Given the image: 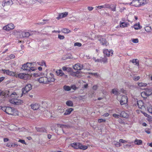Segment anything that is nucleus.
I'll use <instances>...</instances> for the list:
<instances>
[{
    "instance_id": "nucleus-1",
    "label": "nucleus",
    "mask_w": 152,
    "mask_h": 152,
    "mask_svg": "<svg viewBox=\"0 0 152 152\" xmlns=\"http://www.w3.org/2000/svg\"><path fill=\"white\" fill-rule=\"evenodd\" d=\"M6 96L10 97L12 98L10 100V103L16 105H19L22 103V101L20 100L16 99L19 96L15 92H11L8 91L6 94Z\"/></svg>"
},
{
    "instance_id": "nucleus-2",
    "label": "nucleus",
    "mask_w": 152,
    "mask_h": 152,
    "mask_svg": "<svg viewBox=\"0 0 152 152\" xmlns=\"http://www.w3.org/2000/svg\"><path fill=\"white\" fill-rule=\"evenodd\" d=\"M70 146L75 149H80L83 150H85L88 148V146L83 145L79 142H74L71 143Z\"/></svg>"
},
{
    "instance_id": "nucleus-3",
    "label": "nucleus",
    "mask_w": 152,
    "mask_h": 152,
    "mask_svg": "<svg viewBox=\"0 0 152 152\" xmlns=\"http://www.w3.org/2000/svg\"><path fill=\"white\" fill-rule=\"evenodd\" d=\"M22 69L24 70L31 71H34L35 70L36 68L33 66L32 63L28 62L23 65Z\"/></svg>"
},
{
    "instance_id": "nucleus-4",
    "label": "nucleus",
    "mask_w": 152,
    "mask_h": 152,
    "mask_svg": "<svg viewBox=\"0 0 152 152\" xmlns=\"http://www.w3.org/2000/svg\"><path fill=\"white\" fill-rule=\"evenodd\" d=\"M31 89V86L30 84L27 85L25 88L22 89V94L23 95L27 93Z\"/></svg>"
},
{
    "instance_id": "nucleus-5",
    "label": "nucleus",
    "mask_w": 152,
    "mask_h": 152,
    "mask_svg": "<svg viewBox=\"0 0 152 152\" xmlns=\"http://www.w3.org/2000/svg\"><path fill=\"white\" fill-rule=\"evenodd\" d=\"M14 28V25L12 23H10L4 26L3 27V29L6 31H9L13 29Z\"/></svg>"
},
{
    "instance_id": "nucleus-6",
    "label": "nucleus",
    "mask_w": 152,
    "mask_h": 152,
    "mask_svg": "<svg viewBox=\"0 0 152 152\" xmlns=\"http://www.w3.org/2000/svg\"><path fill=\"white\" fill-rule=\"evenodd\" d=\"M46 77L47 79V83L54 82L55 80L54 75L52 73H50Z\"/></svg>"
},
{
    "instance_id": "nucleus-7",
    "label": "nucleus",
    "mask_w": 152,
    "mask_h": 152,
    "mask_svg": "<svg viewBox=\"0 0 152 152\" xmlns=\"http://www.w3.org/2000/svg\"><path fill=\"white\" fill-rule=\"evenodd\" d=\"M15 110L13 108L10 107H7L6 113L9 115H15Z\"/></svg>"
},
{
    "instance_id": "nucleus-8",
    "label": "nucleus",
    "mask_w": 152,
    "mask_h": 152,
    "mask_svg": "<svg viewBox=\"0 0 152 152\" xmlns=\"http://www.w3.org/2000/svg\"><path fill=\"white\" fill-rule=\"evenodd\" d=\"M33 32H22L20 34V37H28L32 35Z\"/></svg>"
},
{
    "instance_id": "nucleus-9",
    "label": "nucleus",
    "mask_w": 152,
    "mask_h": 152,
    "mask_svg": "<svg viewBox=\"0 0 152 152\" xmlns=\"http://www.w3.org/2000/svg\"><path fill=\"white\" fill-rule=\"evenodd\" d=\"M31 109L35 110H38L40 107V105L37 103H34L31 104L30 106Z\"/></svg>"
},
{
    "instance_id": "nucleus-10",
    "label": "nucleus",
    "mask_w": 152,
    "mask_h": 152,
    "mask_svg": "<svg viewBox=\"0 0 152 152\" xmlns=\"http://www.w3.org/2000/svg\"><path fill=\"white\" fill-rule=\"evenodd\" d=\"M128 98L126 96H122L121 99L120 100V104L121 105H124L127 103Z\"/></svg>"
},
{
    "instance_id": "nucleus-11",
    "label": "nucleus",
    "mask_w": 152,
    "mask_h": 152,
    "mask_svg": "<svg viewBox=\"0 0 152 152\" xmlns=\"http://www.w3.org/2000/svg\"><path fill=\"white\" fill-rule=\"evenodd\" d=\"M18 77L20 79L26 80L28 79V76L25 73H20L18 75Z\"/></svg>"
},
{
    "instance_id": "nucleus-12",
    "label": "nucleus",
    "mask_w": 152,
    "mask_h": 152,
    "mask_svg": "<svg viewBox=\"0 0 152 152\" xmlns=\"http://www.w3.org/2000/svg\"><path fill=\"white\" fill-rule=\"evenodd\" d=\"M13 4V2L12 0H9L5 1H3L2 2V5L3 7L9 6L12 5Z\"/></svg>"
},
{
    "instance_id": "nucleus-13",
    "label": "nucleus",
    "mask_w": 152,
    "mask_h": 152,
    "mask_svg": "<svg viewBox=\"0 0 152 152\" xmlns=\"http://www.w3.org/2000/svg\"><path fill=\"white\" fill-rule=\"evenodd\" d=\"M2 71L3 72L4 74L10 76H14L15 75V74L13 72L10 71L9 70L2 69Z\"/></svg>"
},
{
    "instance_id": "nucleus-14",
    "label": "nucleus",
    "mask_w": 152,
    "mask_h": 152,
    "mask_svg": "<svg viewBox=\"0 0 152 152\" xmlns=\"http://www.w3.org/2000/svg\"><path fill=\"white\" fill-rule=\"evenodd\" d=\"M103 53L104 54L107 56H112L113 54V50H108V49H104V50Z\"/></svg>"
},
{
    "instance_id": "nucleus-15",
    "label": "nucleus",
    "mask_w": 152,
    "mask_h": 152,
    "mask_svg": "<svg viewBox=\"0 0 152 152\" xmlns=\"http://www.w3.org/2000/svg\"><path fill=\"white\" fill-rule=\"evenodd\" d=\"M73 68L75 70H80L83 68V66L82 65L78 63L74 66Z\"/></svg>"
},
{
    "instance_id": "nucleus-16",
    "label": "nucleus",
    "mask_w": 152,
    "mask_h": 152,
    "mask_svg": "<svg viewBox=\"0 0 152 152\" xmlns=\"http://www.w3.org/2000/svg\"><path fill=\"white\" fill-rule=\"evenodd\" d=\"M47 79L46 77H39L38 79V81L39 83H47Z\"/></svg>"
},
{
    "instance_id": "nucleus-17",
    "label": "nucleus",
    "mask_w": 152,
    "mask_h": 152,
    "mask_svg": "<svg viewBox=\"0 0 152 152\" xmlns=\"http://www.w3.org/2000/svg\"><path fill=\"white\" fill-rule=\"evenodd\" d=\"M68 14V12H64L59 14L57 18V19L59 20L61 18L65 17Z\"/></svg>"
},
{
    "instance_id": "nucleus-18",
    "label": "nucleus",
    "mask_w": 152,
    "mask_h": 152,
    "mask_svg": "<svg viewBox=\"0 0 152 152\" xmlns=\"http://www.w3.org/2000/svg\"><path fill=\"white\" fill-rule=\"evenodd\" d=\"M98 40L100 42L101 44L102 45H106L107 41L105 39L99 36L98 37Z\"/></svg>"
},
{
    "instance_id": "nucleus-19",
    "label": "nucleus",
    "mask_w": 152,
    "mask_h": 152,
    "mask_svg": "<svg viewBox=\"0 0 152 152\" xmlns=\"http://www.w3.org/2000/svg\"><path fill=\"white\" fill-rule=\"evenodd\" d=\"M97 7L99 9H101L102 8H108L110 7V6L109 4H106L102 6H99Z\"/></svg>"
},
{
    "instance_id": "nucleus-20",
    "label": "nucleus",
    "mask_w": 152,
    "mask_h": 152,
    "mask_svg": "<svg viewBox=\"0 0 152 152\" xmlns=\"http://www.w3.org/2000/svg\"><path fill=\"white\" fill-rule=\"evenodd\" d=\"M144 92L146 94V96H148L152 94V90L151 89H147Z\"/></svg>"
},
{
    "instance_id": "nucleus-21",
    "label": "nucleus",
    "mask_w": 152,
    "mask_h": 152,
    "mask_svg": "<svg viewBox=\"0 0 152 152\" xmlns=\"http://www.w3.org/2000/svg\"><path fill=\"white\" fill-rule=\"evenodd\" d=\"M120 114V116L122 117L127 118L128 117V115L124 111L121 112Z\"/></svg>"
},
{
    "instance_id": "nucleus-22",
    "label": "nucleus",
    "mask_w": 152,
    "mask_h": 152,
    "mask_svg": "<svg viewBox=\"0 0 152 152\" xmlns=\"http://www.w3.org/2000/svg\"><path fill=\"white\" fill-rule=\"evenodd\" d=\"M137 104L140 108H142L144 106V104L142 101L139 100L137 101Z\"/></svg>"
},
{
    "instance_id": "nucleus-23",
    "label": "nucleus",
    "mask_w": 152,
    "mask_h": 152,
    "mask_svg": "<svg viewBox=\"0 0 152 152\" xmlns=\"http://www.w3.org/2000/svg\"><path fill=\"white\" fill-rule=\"evenodd\" d=\"M6 146L10 148H15L17 147L18 146V145L17 144L15 143H12V144H11L10 143H7V144Z\"/></svg>"
},
{
    "instance_id": "nucleus-24",
    "label": "nucleus",
    "mask_w": 152,
    "mask_h": 152,
    "mask_svg": "<svg viewBox=\"0 0 152 152\" xmlns=\"http://www.w3.org/2000/svg\"><path fill=\"white\" fill-rule=\"evenodd\" d=\"M73 110V109L72 108H69L66 110L65 112L64 113L65 115H66L70 114L72 111Z\"/></svg>"
},
{
    "instance_id": "nucleus-25",
    "label": "nucleus",
    "mask_w": 152,
    "mask_h": 152,
    "mask_svg": "<svg viewBox=\"0 0 152 152\" xmlns=\"http://www.w3.org/2000/svg\"><path fill=\"white\" fill-rule=\"evenodd\" d=\"M134 143L135 145H139L142 144V141L140 140L136 139L134 141Z\"/></svg>"
},
{
    "instance_id": "nucleus-26",
    "label": "nucleus",
    "mask_w": 152,
    "mask_h": 152,
    "mask_svg": "<svg viewBox=\"0 0 152 152\" xmlns=\"http://www.w3.org/2000/svg\"><path fill=\"white\" fill-rule=\"evenodd\" d=\"M134 28L136 30H138L141 29L142 27L140 26L139 23L134 24L133 26Z\"/></svg>"
},
{
    "instance_id": "nucleus-27",
    "label": "nucleus",
    "mask_w": 152,
    "mask_h": 152,
    "mask_svg": "<svg viewBox=\"0 0 152 152\" xmlns=\"http://www.w3.org/2000/svg\"><path fill=\"white\" fill-rule=\"evenodd\" d=\"M133 6L136 7L140 6L138 0H133Z\"/></svg>"
},
{
    "instance_id": "nucleus-28",
    "label": "nucleus",
    "mask_w": 152,
    "mask_h": 152,
    "mask_svg": "<svg viewBox=\"0 0 152 152\" xmlns=\"http://www.w3.org/2000/svg\"><path fill=\"white\" fill-rule=\"evenodd\" d=\"M58 127H59L61 128H68L70 127L69 125H64L61 124H58L57 125Z\"/></svg>"
},
{
    "instance_id": "nucleus-29",
    "label": "nucleus",
    "mask_w": 152,
    "mask_h": 152,
    "mask_svg": "<svg viewBox=\"0 0 152 152\" xmlns=\"http://www.w3.org/2000/svg\"><path fill=\"white\" fill-rule=\"evenodd\" d=\"M130 61H132L133 64L136 65L137 66H139V61L137 59H134L132 61L131 60Z\"/></svg>"
},
{
    "instance_id": "nucleus-30",
    "label": "nucleus",
    "mask_w": 152,
    "mask_h": 152,
    "mask_svg": "<svg viewBox=\"0 0 152 152\" xmlns=\"http://www.w3.org/2000/svg\"><path fill=\"white\" fill-rule=\"evenodd\" d=\"M56 73L58 76H61L64 75V73L61 70H58L56 71Z\"/></svg>"
},
{
    "instance_id": "nucleus-31",
    "label": "nucleus",
    "mask_w": 152,
    "mask_h": 152,
    "mask_svg": "<svg viewBox=\"0 0 152 152\" xmlns=\"http://www.w3.org/2000/svg\"><path fill=\"white\" fill-rule=\"evenodd\" d=\"M79 72L78 71H77L75 72L72 73L71 74V75L73 76L74 77H80V75L78 74Z\"/></svg>"
},
{
    "instance_id": "nucleus-32",
    "label": "nucleus",
    "mask_w": 152,
    "mask_h": 152,
    "mask_svg": "<svg viewBox=\"0 0 152 152\" xmlns=\"http://www.w3.org/2000/svg\"><path fill=\"white\" fill-rule=\"evenodd\" d=\"M66 105L67 106L72 107L73 106V103L72 102L71 100L67 101L66 102Z\"/></svg>"
},
{
    "instance_id": "nucleus-33",
    "label": "nucleus",
    "mask_w": 152,
    "mask_h": 152,
    "mask_svg": "<svg viewBox=\"0 0 152 152\" xmlns=\"http://www.w3.org/2000/svg\"><path fill=\"white\" fill-rule=\"evenodd\" d=\"M120 27L122 28H124L127 26V24L124 22H120Z\"/></svg>"
},
{
    "instance_id": "nucleus-34",
    "label": "nucleus",
    "mask_w": 152,
    "mask_h": 152,
    "mask_svg": "<svg viewBox=\"0 0 152 152\" xmlns=\"http://www.w3.org/2000/svg\"><path fill=\"white\" fill-rule=\"evenodd\" d=\"M147 109L148 112L149 113L152 114V106L149 105L147 107Z\"/></svg>"
},
{
    "instance_id": "nucleus-35",
    "label": "nucleus",
    "mask_w": 152,
    "mask_h": 152,
    "mask_svg": "<svg viewBox=\"0 0 152 152\" xmlns=\"http://www.w3.org/2000/svg\"><path fill=\"white\" fill-rule=\"evenodd\" d=\"M63 89L66 91H69L71 90V88L69 86H64L63 87Z\"/></svg>"
},
{
    "instance_id": "nucleus-36",
    "label": "nucleus",
    "mask_w": 152,
    "mask_h": 152,
    "mask_svg": "<svg viewBox=\"0 0 152 152\" xmlns=\"http://www.w3.org/2000/svg\"><path fill=\"white\" fill-rule=\"evenodd\" d=\"M112 92L115 95H117L118 93V89L115 88L113 89L112 90Z\"/></svg>"
},
{
    "instance_id": "nucleus-37",
    "label": "nucleus",
    "mask_w": 152,
    "mask_h": 152,
    "mask_svg": "<svg viewBox=\"0 0 152 152\" xmlns=\"http://www.w3.org/2000/svg\"><path fill=\"white\" fill-rule=\"evenodd\" d=\"M62 31L65 33L67 34L70 32V31L69 29L67 28H64L62 30Z\"/></svg>"
},
{
    "instance_id": "nucleus-38",
    "label": "nucleus",
    "mask_w": 152,
    "mask_h": 152,
    "mask_svg": "<svg viewBox=\"0 0 152 152\" xmlns=\"http://www.w3.org/2000/svg\"><path fill=\"white\" fill-rule=\"evenodd\" d=\"M145 29L146 31L148 32H151V28L150 27L146 26L145 27Z\"/></svg>"
},
{
    "instance_id": "nucleus-39",
    "label": "nucleus",
    "mask_w": 152,
    "mask_h": 152,
    "mask_svg": "<svg viewBox=\"0 0 152 152\" xmlns=\"http://www.w3.org/2000/svg\"><path fill=\"white\" fill-rule=\"evenodd\" d=\"M58 111L60 113H63L64 112L63 108L61 107H58Z\"/></svg>"
},
{
    "instance_id": "nucleus-40",
    "label": "nucleus",
    "mask_w": 152,
    "mask_h": 152,
    "mask_svg": "<svg viewBox=\"0 0 152 152\" xmlns=\"http://www.w3.org/2000/svg\"><path fill=\"white\" fill-rule=\"evenodd\" d=\"M139 86L140 87H145L147 85V84L145 83H140L138 84Z\"/></svg>"
},
{
    "instance_id": "nucleus-41",
    "label": "nucleus",
    "mask_w": 152,
    "mask_h": 152,
    "mask_svg": "<svg viewBox=\"0 0 152 152\" xmlns=\"http://www.w3.org/2000/svg\"><path fill=\"white\" fill-rule=\"evenodd\" d=\"M100 62H103L104 63H106L107 62V59L106 58H103L100 60Z\"/></svg>"
},
{
    "instance_id": "nucleus-42",
    "label": "nucleus",
    "mask_w": 152,
    "mask_h": 152,
    "mask_svg": "<svg viewBox=\"0 0 152 152\" xmlns=\"http://www.w3.org/2000/svg\"><path fill=\"white\" fill-rule=\"evenodd\" d=\"M144 1V0H138L140 6L145 4Z\"/></svg>"
},
{
    "instance_id": "nucleus-43",
    "label": "nucleus",
    "mask_w": 152,
    "mask_h": 152,
    "mask_svg": "<svg viewBox=\"0 0 152 152\" xmlns=\"http://www.w3.org/2000/svg\"><path fill=\"white\" fill-rule=\"evenodd\" d=\"M37 130L38 132H45V130L44 128H37Z\"/></svg>"
},
{
    "instance_id": "nucleus-44",
    "label": "nucleus",
    "mask_w": 152,
    "mask_h": 152,
    "mask_svg": "<svg viewBox=\"0 0 152 152\" xmlns=\"http://www.w3.org/2000/svg\"><path fill=\"white\" fill-rule=\"evenodd\" d=\"M114 144L117 147H119L121 146V144L119 142H114Z\"/></svg>"
},
{
    "instance_id": "nucleus-45",
    "label": "nucleus",
    "mask_w": 152,
    "mask_h": 152,
    "mask_svg": "<svg viewBox=\"0 0 152 152\" xmlns=\"http://www.w3.org/2000/svg\"><path fill=\"white\" fill-rule=\"evenodd\" d=\"M141 95L144 98H146L148 96H146V94L144 91L142 92L141 93Z\"/></svg>"
},
{
    "instance_id": "nucleus-46",
    "label": "nucleus",
    "mask_w": 152,
    "mask_h": 152,
    "mask_svg": "<svg viewBox=\"0 0 152 152\" xmlns=\"http://www.w3.org/2000/svg\"><path fill=\"white\" fill-rule=\"evenodd\" d=\"M106 121V120L105 119H99L98 120V123H102V122H104Z\"/></svg>"
},
{
    "instance_id": "nucleus-47",
    "label": "nucleus",
    "mask_w": 152,
    "mask_h": 152,
    "mask_svg": "<svg viewBox=\"0 0 152 152\" xmlns=\"http://www.w3.org/2000/svg\"><path fill=\"white\" fill-rule=\"evenodd\" d=\"M81 45H82L81 43H79V42H76V43H75L74 44V46H77L79 47H80L81 46Z\"/></svg>"
},
{
    "instance_id": "nucleus-48",
    "label": "nucleus",
    "mask_w": 152,
    "mask_h": 152,
    "mask_svg": "<svg viewBox=\"0 0 152 152\" xmlns=\"http://www.w3.org/2000/svg\"><path fill=\"white\" fill-rule=\"evenodd\" d=\"M132 41L134 43H137L139 42L138 39L137 38L132 39Z\"/></svg>"
},
{
    "instance_id": "nucleus-49",
    "label": "nucleus",
    "mask_w": 152,
    "mask_h": 152,
    "mask_svg": "<svg viewBox=\"0 0 152 152\" xmlns=\"http://www.w3.org/2000/svg\"><path fill=\"white\" fill-rule=\"evenodd\" d=\"M58 37L60 39H63L64 38V36L60 34L58 35Z\"/></svg>"
},
{
    "instance_id": "nucleus-50",
    "label": "nucleus",
    "mask_w": 152,
    "mask_h": 152,
    "mask_svg": "<svg viewBox=\"0 0 152 152\" xmlns=\"http://www.w3.org/2000/svg\"><path fill=\"white\" fill-rule=\"evenodd\" d=\"M113 116L116 118H118L120 116V114H113Z\"/></svg>"
},
{
    "instance_id": "nucleus-51",
    "label": "nucleus",
    "mask_w": 152,
    "mask_h": 152,
    "mask_svg": "<svg viewBox=\"0 0 152 152\" xmlns=\"http://www.w3.org/2000/svg\"><path fill=\"white\" fill-rule=\"evenodd\" d=\"M18 141L19 142H21V143H22V144H24L25 145L26 144V142H25V141L24 140L20 139L18 140Z\"/></svg>"
},
{
    "instance_id": "nucleus-52",
    "label": "nucleus",
    "mask_w": 152,
    "mask_h": 152,
    "mask_svg": "<svg viewBox=\"0 0 152 152\" xmlns=\"http://www.w3.org/2000/svg\"><path fill=\"white\" fill-rule=\"evenodd\" d=\"M98 86L97 85H95L92 87V89L94 91H96L98 88Z\"/></svg>"
},
{
    "instance_id": "nucleus-53",
    "label": "nucleus",
    "mask_w": 152,
    "mask_h": 152,
    "mask_svg": "<svg viewBox=\"0 0 152 152\" xmlns=\"http://www.w3.org/2000/svg\"><path fill=\"white\" fill-rule=\"evenodd\" d=\"M119 142L122 143H124L126 142H127V141L123 140L122 139H120L119 140Z\"/></svg>"
},
{
    "instance_id": "nucleus-54",
    "label": "nucleus",
    "mask_w": 152,
    "mask_h": 152,
    "mask_svg": "<svg viewBox=\"0 0 152 152\" xmlns=\"http://www.w3.org/2000/svg\"><path fill=\"white\" fill-rule=\"evenodd\" d=\"M133 80H138L140 79V77L138 76H134L133 77Z\"/></svg>"
},
{
    "instance_id": "nucleus-55",
    "label": "nucleus",
    "mask_w": 152,
    "mask_h": 152,
    "mask_svg": "<svg viewBox=\"0 0 152 152\" xmlns=\"http://www.w3.org/2000/svg\"><path fill=\"white\" fill-rule=\"evenodd\" d=\"M71 89L72 88L74 90H76L77 88L75 85H72L71 86Z\"/></svg>"
},
{
    "instance_id": "nucleus-56",
    "label": "nucleus",
    "mask_w": 152,
    "mask_h": 152,
    "mask_svg": "<svg viewBox=\"0 0 152 152\" xmlns=\"http://www.w3.org/2000/svg\"><path fill=\"white\" fill-rule=\"evenodd\" d=\"M89 74L91 75H93L96 77L98 76V75L96 73H89Z\"/></svg>"
},
{
    "instance_id": "nucleus-57",
    "label": "nucleus",
    "mask_w": 152,
    "mask_h": 152,
    "mask_svg": "<svg viewBox=\"0 0 152 152\" xmlns=\"http://www.w3.org/2000/svg\"><path fill=\"white\" fill-rule=\"evenodd\" d=\"M7 107H2L1 109L4 111L6 112V111Z\"/></svg>"
},
{
    "instance_id": "nucleus-58",
    "label": "nucleus",
    "mask_w": 152,
    "mask_h": 152,
    "mask_svg": "<svg viewBox=\"0 0 152 152\" xmlns=\"http://www.w3.org/2000/svg\"><path fill=\"white\" fill-rule=\"evenodd\" d=\"M40 65L41 66H43L44 65L45 66L46 65L45 62L44 61H42L41 63V64H40Z\"/></svg>"
},
{
    "instance_id": "nucleus-59",
    "label": "nucleus",
    "mask_w": 152,
    "mask_h": 152,
    "mask_svg": "<svg viewBox=\"0 0 152 152\" xmlns=\"http://www.w3.org/2000/svg\"><path fill=\"white\" fill-rule=\"evenodd\" d=\"M9 57L10 59H13L15 57V56L14 54H11L9 56Z\"/></svg>"
},
{
    "instance_id": "nucleus-60",
    "label": "nucleus",
    "mask_w": 152,
    "mask_h": 152,
    "mask_svg": "<svg viewBox=\"0 0 152 152\" xmlns=\"http://www.w3.org/2000/svg\"><path fill=\"white\" fill-rule=\"evenodd\" d=\"M72 58V56H66V57L65 58L64 60L65 59H71Z\"/></svg>"
},
{
    "instance_id": "nucleus-61",
    "label": "nucleus",
    "mask_w": 152,
    "mask_h": 152,
    "mask_svg": "<svg viewBox=\"0 0 152 152\" xmlns=\"http://www.w3.org/2000/svg\"><path fill=\"white\" fill-rule=\"evenodd\" d=\"M109 114L108 113H104L102 115V116L104 117H107L109 115Z\"/></svg>"
},
{
    "instance_id": "nucleus-62",
    "label": "nucleus",
    "mask_w": 152,
    "mask_h": 152,
    "mask_svg": "<svg viewBox=\"0 0 152 152\" xmlns=\"http://www.w3.org/2000/svg\"><path fill=\"white\" fill-rule=\"evenodd\" d=\"M116 9V6L115 5H113V7L111 8V10L112 11H115Z\"/></svg>"
},
{
    "instance_id": "nucleus-63",
    "label": "nucleus",
    "mask_w": 152,
    "mask_h": 152,
    "mask_svg": "<svg viewBox=\"0 0 152 152\" xmlns=\"http://www.w3.org/2000/svg\"><path fill=\"white\" fill-rule=\"evenodd\" d=\"M88 10L89 11H91L93 10V8L92 7H88Z\"/></svg>"
},
{
    "instance_id": "nucleus-64",
    "label": "nucleus",
    "mask_w": 152,
    "mask_h": 152,
    "mask_svg": "<svg viewBox=\"0 0 152 152\" xmlns=\"http://www.w3.org/2000/svg\"><path fill=\"white\" fill-rule=\"evenodd\" d=\"M34 75L35 77H37L39 76V75L38 74L35 73L34 74Z\"/></svg>"
}]
</instances>
